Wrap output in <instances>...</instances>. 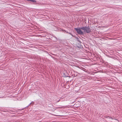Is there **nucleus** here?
I'll list each match as a JSON object with an SVG mask.
<instances>
[{"mask_svg":"<svg viewBox=\"0 0 122 122\" xmlns=\"http://www.w3.org/2000/svg\"><path fill=\"white\" fill-rule=\"evenodd\" d=\"M23 109H22L21 110H23Z\"/></svg>","mask_w":122,"mask_h":122,"instance_id":"nucleus-13","label":"nucleus"},{"mask_svg":"<svg viewBox=\"0 0 122 122\" xmlns=\"http://www.w3.org/2000/svg\"><path fill=\"white\" fill-rule=\"evenodd\" d=\"M84 69V68H83V69H82V70H83V69Z\"/></svg>","mask_w":122,"mask_h":122,"instance_id":"nucleus-12","label":"nucleus"},{"mask_svg":"<svg viewBox=\"0 0 122 122\" xmlns=\"http://www.w3.org/2000/svg\"><path fill=\"white\" fill-rule=\"evenodd\" d=\"M30 104H31V105L32 106H33L34 104V102L33 101H32L30 103Z\"/></svg>","mask_w":122,"mask_h":122,"instance_id":"nucleus-6","label":"nucleus"},{"mask_svg":"<svg viewBox=\"0 0 122 122\" xmlns=\"http://www.w3.org/2000/svg\"><path fill=\"white\" fill-rule=\"evenodd\" d=\"M61 30L62 31V32H64V33H65V32L66 33H68V32H67V31L65 30H63L62 29H61Z\"/></svg>","mask_w":122,"mask_h":122,"instance_id":"nucleus-4","label":"nucleus"},{"mask_svg":"<svg viewBox=\"0 0 122 122\" xmlns=\"http://www.w3.org/2000/svg\"><path fill=\"white\" fill-rule=\"evenodd\" d=\"M81 29L83 30L84 32L87 33H90L91 31V29L89 26H82L81 27Z\"/></svg>","mask_w":122,"mask_h":122,"instance_id":"nucleus-1","label":"nucleus"},{"mask_svg":"<svg viewBox=\"0 0 122 122\" xmlns=\"http://www.w3.org/2000/svg\"><path fill=\"white\" fill-rule=\"evenodd\" d=\"M62 98L63 99H61V100H63V101L64 100V98Z\"/></svg>","mask_w":122,"mask_h":122,"instance_id":"nucleus-11","label":"nucleus"},{"mask_svg":"<svg viewBox=\"0 0 122 122\" xmlns=\"http://www.w3.org/2000/svg\"><path fill=\"white\" fill-rule=\"evenodd\" d=\"M68 33L69 34H70L72 36H73V35H72V34L71 33L68 32Z\"/></svg>","mask_w":122,"mask_h":122,"instance_id":"nucleus-8","label":"nucleus"},{"mask_svg":"<svg viewBox=\"0 0 122 122\" xmlns=\"http://www.w3.org/2000/svg\"><path fill=\"white\" fill-rule=\"evenodd\" d=\"M31 104H30V103L29 104V105H28V106L27 107H28L29 106H30V105Z\"/></svg>","mask_w":122,"mask_h":122,"instance_id":"nucleus-10","label":"nucleus"},{"mask_svg":"<svg viewBox=\"0 0 122 122\" xmlns=\"http://www.w3.org/2000/svg\"><path fill=\"white\" fill-rule=\"evenodd\" d=\"M109 118L110 119H113L112 118V117H109Z\"/></svg>","mask_w":122,"mask_h":122,"instance_id":"nucleus-9","label":"nucleus"},{"mask_svg":"<svg viewBox=\"0 0 122 122\" xmlns=\"http://www.w3.org/2000/svg\"><path fill=\"white\" fill-rule=\"evenodd\" d=\"M74 29L76 30L77 33L78 34L81 35H83L84 34V33L81 30V28H80L79 27L75 28Z\"/></svg>","mask_w":122,"mask_h":122,"instance_id":"nucleus-2","label":"nucleus"},{"mask_svg":"<svg viewBox=\"0 0 122 122\" xmlns=\"http://www.w3.org/2000/svg\"><path fill=\"white\" fill-rule=\"evenodd\" d=\"M63 99L62 98H60V99H59L57 101V102H59L60 101H61V102L63 101V100H61V99Z\"/></svg>","mask_w":122,"mask_h":122,"instance_id":"nucleus-5","label":"nucleus"},{"mask_svg":"<svg viewBox=\"0 0 122 122\" xmlns=\"http://www.w3.org/2000/svg\"><path fill=\"white\" fill-rule=\"evenodd\" d=\"M26 0L27 1L32 2L33 3H36V0Z\"/></svg>","mask_w":122,"mask_h":122,"instance_id":"nucleus-3","label":"nucleus"},{"mask_svg":"<svg viewBox=\"0 0 122 122\" xmlns=\"http://www.w3.org/2000/svg\"><path fill=\"white\" fill-rule=\"evenodd\" d=\"M76 39L77 40V41H78L79 42L80 41H79V38H77V37H76Z\"/></svg>","mask_w":122,"mask_h":122,"instance_id":"nucleus-7","label":"nucleus"}]
</instances>
